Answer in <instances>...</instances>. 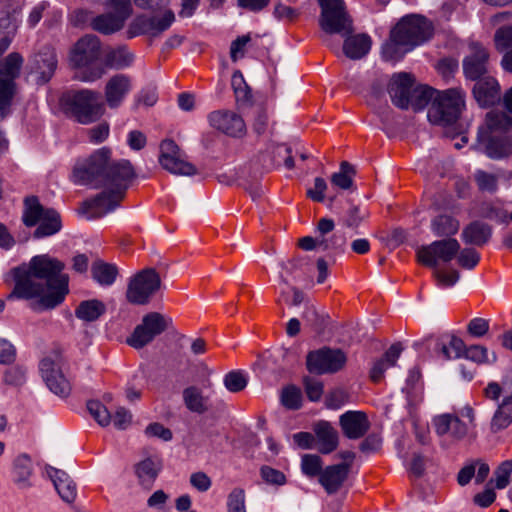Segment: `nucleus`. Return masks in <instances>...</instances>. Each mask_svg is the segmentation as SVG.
Instances as JSON below:
<instances>
[{"label":"nucleus","instance_id":"1","mask_svg":"<svg viewBox=\"0 0 512 512\" xmlns=\"http://www.w3.org/2000/svg\"><path fill=\"white\" fill-rule=\"evenodd\" d=\"M135 178L136 173L131 162L114 159L112 149L106 146L79 159L72 172L74 183L102 189L94 198L83 203V212L89 218H99L115 210Z\"/></svg>","mask_w":512,"mask_h":512},{"label":"nucleus","instance_id":"2","mask_svg":"<svg viewBox=\"0 0 512 512\" xmlns=\"http://www.w3.org/2000/svg\"><path fill=\"white\" fill-rule=\"evenodd\" d=\"M63 270L64 264L58 259L35 256L26 275L16 280L13 294L23 299L39 297L35 309H54L69 293V276Z\"/></svg>","mask_w":512,"mask_h":512},{"label":"nucleus","instance_id":"3","mask_svg":"<svg viewBox=\"0 0 512 512\" xmlns=\"http://www.w3.org/2000/svg\"><path fill=\"white\" fill-rule=\"evenodd\" d=\"M432 36L431 24L421 16H407L391 32V41L384 45L383 58L398 60L403 54L421 45Z\"/></svg>","mask_w":512,"mask_h":512},{"label":"nucleus","instance_id":"4","mask_svg":"<svg viewBox=\"0 0 512 512\" xmlns=\"http://www.w3.org/2000/svg\"><path fill=\"white\" fill-rule=\"evenodd\" d=\"M485 128L479 130V145L492 159H500L512 153V116L503 111H490L486 115Z\"/></svg>","mask_w":512,"mask_h":512},{"label":"nucleus","instance_id":"5","mask_svg":"<svg viewBox=\"0 0 512 512\" xmlns=\"http://www.w3.org/2000/svg\"><path fill=\"white\" fill-rule=\"evenodd\" d=\"M465 107V94L460 88L438 91L428 109V120L435 125L450 126L460 117Z\"/></svg>","mask_w":512,"mask_h":512},{"label":"nucleus","instance_id":"6","mask_svg":"<svg viewBox=\"0 0 512 512\" xmlns=\"http://www.w3.org/2000/svg\"><path fill=\"white\" fill-rule=\"evenodd\" d=\"M321 7L319 25L324 31L323 41L333 48L331 36L340 34L344 37L353 32L352 20L343 0H318ZM337 48V45H334Z\"/></svg>","mask_w":512,"mask_h":512},{"label":"nucleus","instance_id":"7","mask_svg":"<svg viewBox=\"0 0 512 512\" xmlns=\"http://www.w3.org/2000/svg\"><path fill=\"white\" fill-rule=\"evenodd\" d=\"M22 219L28 227L39 224L33 233L38 239L54 235L62 227L60 214L54 209H45L35 196L25 199Z\"/></svg>","mask_w":512,"mask_h":512},{"label":"nucleus","instance_id":"8","mask_svg":"<svg viewBox=\"0 0 512 512\" xmlns=\"http://www.w3.org/2000/svg\"><path fill=\"white\" fill-rule=\"evenodd\" d=\"M66 109L78 123L88 125L104 115L105 104L99 92L82 89L68 96Z\"/></svg>","mask_w":512,"mask_h":512},{"label":"nucleus","instance_id":"9","mask_svg":"<svg viewBox=\"0 0 512 512\" xmlns=\"http://www.w3.org/2000/svg\"><path fill=\"white\" fill-rule=\"evenodd\" d=\"M7 38L0 39V57L9 48ZM23 64V57L17 53H10L3 62H0V116L4 118L11 105L14 95L15 82Z\"/></svg>","mask_w":512,"mask_h":512},{"label":"nucleus","instance_id":"10","mask_svg":"<svg viewBox=\"0 0 512 512\" xmlns=\"http://www.w3.org/2000/svg\"><path fill=\"white\" fill-rule=\"evenodd\" d=\"M161 278L154 268H145L129 279L126 299L134 305H146L161 288Z\"/></svg>","mask_w":512,"mask_h":512},{"label":"nucleus","instance_id":"11","mask_svg":"<svg viewBox=\"0 0 512 512\" xmlns=\"http://www.w3.org/2000/svg\"><path fill=\"white\" fill-rule=\"evenodd\" d=\"M173 325L170 317L159 312H149L142 317L132 334L127 338V344L134 349H141L150 344Z\"/></svg>","mask_w":512,"mask_h":512},{"label":"nucleus","instance_id":"12","mask_svg":"<svg viewBox=\"0 0 512 512\" xmlns=\"http://www.w3.org/2000/svg\"><path fill=\"white\" fill-rule=\"evenodd\" d=\"M158 160L161 167L171 174L182 176L197 174L196 167L187 160L185 153L171 139L161 142Z\"/></svg>","mask_w":512,"mask_h":512},{"label":"nucleus","instance_id":"13","mask_svg":"<svg viewBox=\"0 0 512 512\" xmlns=\"http://www.w3.org/2000/svg\"><path fill=\"white\" fill-rule=\"evenodd\" d=\"M346 361L347 357L342 350L323 347L307 354L306 366L310 373L331 374L341 370Z\"/></svg>","mask_w":512,"mask_h":512},{"label":"nucleus","instance_id":"14","mask_svg":"<svg viewBox=\"0 0 512 512\" xmlns=\"http://www.w3.org/2000/svg\"><path fill=\"white\" fill-rule=\"evenodd\" d=\"M459 249L460 244L455 238L437 240L420 247L417 251V258L422 265L436 268L439 260L447 263L454 259Z\"/></svg>","mask_w":512,"mask_h":512},{"label":"nucleus","instance_id":"15","mask_svg":"<svg viewBox=\"0 0 512 512\" xmlns=\"http://www.w3.org/2000/svg\"><path fill=\"white\" fill-rule=\"evenodd\" d=\"M40 371L51 392L60 397H67L70 394L71 385L62 373L59 356H56L55 359L44 358L40 363Z\"/></svg>","mask_w":512,"mask_h":512},{"label":"nucleus","instance_id":"16","mask_svg":"<svg viewBox=\"0 0 512 512\" xmlns=\"http://www.w3.org/2000/svg\"><path fill=\"white\" fill-rule=\"evenodd\" d=\"M174 21L175 14L167 7L162 16L137 17L131 24V30L134 35L145 34L150 37H159L171 27Z\"/></svg>","mask_w":512,"mask_h":512},{"label":"nucleus","instance_id":"17","mask_svg":"<svg viewBox=\"0 0 512 512\" xmlns=\"http://www.w3.org/2000/svg\"><path fill=\"white\" fill-rule=\"evenodd\" d=\"M57 55L55 49L44 46L31 60V74L35 75L37 84H45L50 81L57 68Z\"/></svg>","mask_w":512,"mask_h":512},{"label":"nucleus","instance_id":"18","mask_svg":"<svg viewBox=\"0 0 512 512\" xmlns=\"http://www.w3.org/2000/svg\"><path fill=\"white\" fill-rule=\"evenodd\" d=\"M489 54L487 50L478 43L470 45V53L463 59V71L467 79L478 81L483 77H489L488 72Z\"/></svg>","mask_w":512,"mask_h":512},{"label":"nucleus","instance_id":"19","mask_svg":"<svg viewBox=\"0 0 512 512\" xmlns=\"http://www.w3.org/2000/svg\"><path fill=\"white\" fill-rule=\"evenodd\" d=\"M100 40L95 35H85L80 38L71 53V62L76 67H84L96 61L100 56Z\"/></svg>","mask_w":512,"mask_h":512},{"label":"nucleus","instance_id":"20","mask_svg":"<svg viewBox=\"0 0 512 512\" xmlns=\"http://www.w3.org/2000/svg\"><path fill=\"white\" fill-rule=\"evenodd\" d=\"M132 78L126 74H115L108 79L104 88L105 100L110 109L122 105L132 90Z\"/></svg>","mask_w":512,"mask_h":512},{"label":"nucleus","instance_id":"21","mask_svg":"<svg viewBox=\"0 0 512 512\" xmlns=\"http://www.w3.org/2000/svg\"><path fill=\"white\" fill-rule=\"evenodd\" d=\"M413 85L414 78L411 74L406 72L394 74L388 85V93L393 104L401 109H407L410 106Z\"/></svg>","mask_w":512,"mask_h":512},{"label":"nucleus","instance_id":"22","mask_svg":"<svg viewBox=\"0 0 512 512\" xmlns=\"http://www.w3.org/2000/svg\"><path fill=\"white\" fill-rule=\"evenodd\" d=\"M208 120L211 127L232 137H240L246 131L244 120L234 112L214 111L209 114Z\"/></svg>","mask_w":512,"mask_h":512},{"label":"nucleus","instance_id":"23","mask_svg":"<svg viewBox=\"0 0 512 512\" xmlns=\"http://www.w3.org/2000/svg\"><path fill=\"white\" fill-rule=\"evenodd\" d=\"M333 209V207L331 206ZM334 211L339 215V223L351 230L357 232V229L369 218V211L358 204L351 201H346L339 208H334Z\"/></svg>","mask_w":512,"mask_h":512},{"label":"nucleus","instance_id":"24","mask_svg":"<svg viewBox=\"0 0 512 512\" xmlns=\"http://www.w3.org/2000/svg\"><path fill=\"white\" fill-rule=\"evenodd\" d=\"M343 433L349 439H359L370 428L369 420L364 412L348 411L340 416Z\"/></svg>","mask_w":512,"mask_h":512},{"label":"nucleus","instance_id":"25","mask_svg":"<svg viewBox=\"0 0 512 512\" xmlns=\"http://www.w3.org/2000/svg\"><path fill=\"white\" fill-rule=\"evenodd\" d=\"M435 431L439 436L450 434L456 440H462L468 435L469 427L457 415L442 414L433 420Z\"/></svg>","mask_w":512,"mask_h":512},{"label":"nucleus","instance_id":"26","mask_svg":"<svg viewBox=\"0 0 512 512\" xmlns=\"http://www.w3.org/2000/svg\"><path fill=\"white\" fill-rule=\"evenodd\" d=\"M350 471L349 464L327 466L320 474L319 482L328 494L339 491Z\"/></svg>","mask_w":512,"mask_h":512},{"label":"nucleus","instance_id":"27","mask_svg":"<svg viewBox=\"0 0 512 512\" xmlns=\"http://www.w3.org/2000/svg\"><path fill=\"white\" fill-rule=\"evenodd\" d=\"M45 469L61 499L66 503H73L77 495V489L70 476L65 471L52 466H46Z\"/></svg>","mask_w":512,"mask_h":512},{"label":"nucleus","instance_id":"28","mask_svg":"<svg viewBox=\"0 0 512 512\" xmlns=\"http://www.w3.org/2000/svg\"><path fill=\"white\" fill-rule=\"evenodd\" d=\"M473 95L480 106L493 105L500 99V85L494 77H483L474 84Z\"/></svg>","mask_w":512,"mask_h":512},{"label":"nucleus","instance_id":"29","mask_svg":"<svg viewBox=\"0 0 512 512\" xmlns=\"http://www.w3.org/2000/svg\"><path fill=\"white\" fill-rule=\"evenodd\" d=\"M492 237V227L487 223L475 220L466 225L461 233L462 241L467 245L483 247Z\"/></svg>","mask_w":512,"mask_h":512},{"label":"nucleus","instance_id":"30","mask_svg":"<svg viewBox=\"0 0 512 512\" xmlns=\"http://www.w3.org/2000/svg\"><path fill=\"white\" fill-rule=\"evenodd\" d=\"M317 449L322 454L333 452L338 446V432L327 421H319L314 426Z\"/></svg>","mask_w":512,"mask_h":512},{"label":"nucleus","instance_id":"31","mask_svg":"<svg viewBox=\"0 0 512 512\" xmlns=\"http://www.w3.org/2000/svg\"><path fill=\"white\" fill-rule=\"evenodd\" d=\"M403 351V346L401 343H395L390 346V348L384 353L383 357L379 360L375 361L371 370H370V379L378 383L384 377L385 371L396 365L398 358Z\"/></svg>","mask_w":512,"mask_h":512},{"label":"nucleus","instance_id":"32","mask_svg":"<svg viewBox=\"0 0 512 512\" xmlns=\"http://www.w3.org/2000/svg\"><path fill=\"white\" fill-rule=\"evenodd\" d=\"M185 407L193 413L204 414L210 409L209 398L195 385L188 386L182 391Z\"/></svg>","mask_w":512,"mask_h":512},{"label":"nucleus","instance_id":"33","mask_svg":"<svg viewBox=\"0 0 512 512\" xmlns=\"http://www.w3.org/2000/svg\"><path fill=\"white\" fill-rule=\"evenodd\" d=\"M371 49V38L366 34H357L346 37L343 44L344 54L353 60L361 59Z\"/></svg>","mask_w":512,"mask_h":512},{"label":"nucleus","instance_id":"34","mask_svg":"<svg viewBox=\"0 0 512 512\" xmlns=\"http://www.w3.org/2000/svg\"><path fill=\"white\" fill-rule=\"evenodd\" d=\"M106 312V305L98 299L81 301L75 308V316L83 322L97 321Z\"/></svg>","mask_w":512,"mask_h":512},{"label":"nucleus","instance_id":"35","mask_svg":"<svg viewBox=\"0 0 512 512\" xmlns=\"http://www.w3.org/2000/svg\"><path fill=\"white\" fill-rule=\"evenodd\" d=\"M436 352L444 360L459 359L465 352V343L457 336H448L437 343Z\"/></svg>","mask_w":512,"mask_h":512},{"label":"nucleus","instance_id":"36","mask_svg":"<svg viewBox=\"0 0 512 512\" xmlns=\"http://www.w3.org/2000/svg\"><path fill=\"white\" fill-rule=\"evenodd\" d=\"M512 423V395L505 397L502 403L495 411L491 423L490 430L492 433H498L506 429Z\"/></svg>","mask_w":512,"mask_h":512},{"label":"nucleus","instance_id":"37","mask_svg":"<svg viewBox=\"0 0 512 512\" xmlns=\"http://www.w3.org/2000/svg\"><path fill=\"white\" fill-rule=\"evenodd\" d=\"M33 467L30 457L26 454L19 455L13 462V479L19 488L25 489L31 486L29 481Z\"/></svg>","mask_w":512,"mask_h":512},{"label":"nucleus","instance_id":"38","mask_svg":"<svg viewBox=\"0 0 512 512\" xmlns=\"http://www.w3.org/2000/svg\"><path fill=\"white\" fill-rule=\"evenodd\" d=\"M123 26L124 22L122 21V17H117L111 12L98 15L91 21L92 29L105 35L117 32L121 30Z\"/></svg>","mask_w":512,"mask_h":512},{"label":"nucleus","instance_id":"39","mask_svg":"<svg viewBox=\"0 0 512 512\" xmlns=\"http://www.w3.org/2000/svg\"><path fill=\"white\" fill-rule=\"evenodd\" d=\"M92 278L102 286L112 285L118 275V269L114 264L102 260L95 261L91 267Z\"/></svg>","mask_w":512,"mask_h":512},{"label":"nucleus","instance_id":"40","mask_svg":"<svg viewBox=\"0 0 512 512\" xmlns=\"http://www.w3.org/2000/svg\"><path fill=\"white\" fill-rule=\"evenodd\" d=\"M161 463L152 458H146L136 465V474L141 485L150 488L158 476Z\"/></svg>","mask_w":512,"mask_h":512},{"label":"nucleus","instance_id":"41","mask_svg":"<svg viewBox=\"0 0 512 512\" xmlns=\"http://www.w3.org/2000/svg\"><path fill=\"white\" fill-rule=\"evenodd\" d=\"M355 174V167L347 161H342L339 172L331 176V184L342 190L351 189L354 184L353 177Z\"/></svg>","mask_w":512,"mask_h":512},{"label":"nucleus","instance_id":"42","mask_svg":"<svg viewBox=\"0 0 512 512\" xmlns=\"http://www.w3.org/2000/svg\"><path fill=\"white\" fill-rule=\"evenodd\" d=\"M459 221L448 215H440L433 219L431 228L436 236H450L456 234L459 230Z\"/></svg>","mask_w":512,"mask_h":512},{"label":"nucleus","instance_id":"43","mask_svg":"<svg viewBox=\"0 0 512 512\" xmlns=\"http://www.w3.org/2000/svg\"><path fill=\"white\" fill-rule=\"evenodd\" d=\"M134 55L124 46L111 50L106 55V64L114 69H124L132 65Z\"/></svg>","mask_w":512,"mask_h":512},{"label":"nucleus","instance_id":"44","mask_svg":"<svg viewBox=\"0 0 512 512\" xmlns=\"http://www.w3.org/2000/svg\"><path fill=\"white\" fill-rule=\"evenodd\" d=\"M438 91H435L427 86H420L417 88H413L411 97H410V105L414 110H422L424 109L428 103L434 99V95H437Z\"/></svg>","mask_w":512,"mask_h":512},{"label":"nucleus","instance_id":"45","mask_svg":"<svg viewBox=\"0 0 512 512\" xmlns=\"http://www.w3.org/2000/svg\"><path fill=\"white\" fill-rule=\"evenodd\" d=\"M320 248L325 251H332L334 253L344 252L346 246V237L342 232H335L328 234L325 237H320Z\"/></svg>","mask_w":512,"mask_h":512},{"label":"nucleus","instance_id":"46","mask_svg":"<svg viewBox=\"0 0 512 512\" xmlns=\"http://www.w3.org/2000/svg\"><path fill=\"white\" fill-rule=\"evenodd\" d=\"M223 383L228 391L238 393L246 388L248 377L244 372L234 370L224 376Z\"/></svg>","mask_w":512,"mask_h":512},{"label":"nucleus","instance_id":"47","mask_svg":"<svg viewBox=\"0 0 512 512\" xmlns=\"http://www.w3.org/2000/svg\"><path fill=\"white\" fill-rule=\"evenodd\" d=\"M479 216L499 223L509 219V213L495 203H483L479 209Z\"/></svg>","mask_w":512,"mask_h":512},{"label":"nucleus","instance_id":"48","mask_svg":"<svg viewBox=\"0 0 512 512\" xmlns=\"http://www.w3.org/2000/svg\"><path fill=\"white\" fill-rule=\"evenodd\" d=\"M328 316L321 314L317 311V309L313 306L306 307L303 313V319L312 327L314 331L317 333H321L324 331L327 322Z\"/></svg>","mask_w":512,"mask_h":512},{"label":"nucleus","instance_id":"49","mask_svg":"<svg viewBox=\"0 0 512 512\" xmlns=\"http://www.w3.org/2000/svg\"><path fill=\"white\" fill-rule=\"evenodd\" d=\"M474 179L479 190L484 192L493 193L498 187V176L488 173L483 170H477L474 174Z\"/></svg>","mask_w":512,"mask_h":512},{"label":"nucleus","instance_id":"50","mask_svg":"<svg viewBox=\"0 0 512 512\" xmlns=\"http://www.w3.org/2000/svg\"><path fill=\"white\" fill-rule=\"evenodd\" d=\"M87 409L91 416L97 421L100 426H107L111 423L112 416L108 409L99 401H89Z\"/></svg>","mask_w":512,"mask_h":512},{"label":"nucleus","instance_id":"51","mask_svg":"<svg viewBox=\"0 0 512 512\" xmlns=\"http://www.w3.org/2000/svg\"><path fill=\"white\" fill-rule=\"evenodd\" d=\"M301 469L302 472L309 477H320V474L323 471L322 459L320 456L315 454H305L302 456Z\"/></svg>","mask_w":512,"mask_h":512},{"label":"nucleus","instance_id":"52","mask_svg":"<svg viewBox=\"0 0 512 512\" xmlns=\"http://www.w3.org/2000/svg\"><path fill=\"white\" fill-rule=\"evenodd\" d=\"M479 261L480 254L473 247L459 249L457 253V263L464 269H473Z\"/></svg>","mask_w":512,"mask_h":512},{"label":"nucleus","instance_id":"53","mask_svg":"<svg viewBox=\"0 0 512 512\" xmlns=\"http://www.w3.org/2000/svg\"><path fill=\"white\" fill-rule=\"evenodd\" d=\"M282 404L289 409H299L302 402V393L296 386H288L282 391Z\"/></svg>","mask_w":512,"mask_h":512},{"label":"nucleus","instance_id":"54","mask_svg":"<svg viewBox=\"0 0 512 512\" xmlns=\"http://www.w3.org/2000/svg\"><path fill=\"white\" fill-rule=\"evenodd\" d=\"M228 512H246L245 492L242 488H234L227 497Z\"/></svg>","mask_w":512,"mask_h":512},{"label":"nucleus","instance_id":"55","mask_svg":"<svg viewBox=\"0 0 512 512\" xmlns=\"http://www.w3.org/2000/svg\"><path fill=\"white\" fill-rule=\"evenodd\" d=\"M106 7L117 17H122V21L128 19L132 12V6L130 0H107Z\"/></svg>","mask_w":512,"mask_h":512},{"label":"nucleus","instance_id":"56","mask_svg":"<svg viewBox=\"0 0 512 512\" xmlns=\"http://www.w3.org/2000/svg\"><path fill=\"white\" fill-rule=\"evenodd\" d=\"M306 395L310 401L317 402L323 395V383L313 377L306 376L303 379Z\"/></svg>","mask_w":512,"mask_h":512},{"label":"nucleus","instance_id":"57","mask_svg":"<svg viewBox=\"0 0 512 512\" xmlns=\"http://www.w3.org/2000/svg\"><path fill=\"white\" fill-rule=\"evenodd\" d=\"M512 473V460H505L495 471V486L497 489H504L510 482Z\"/></svg>","mask_w":512,"mask_h":512},{"label":"nucleus","instance_id":"58","mask_svg":"<svg viewBox=\"0 0 512 512\" xmlns=\"http://www.w3.org/2000/svg\"><path fill=\"white\" fill-rule=\"evenodd\" d=\"M462 357L477 364L489 362L488 351L481 345H471L469 347L465 345V352Z\"/></svg>","mask_w":512,"mask_h":512},{"label":"nucleus","instance_id":"59","mask_svg":"<svg viewBox=\"0 0 512 512\" xmlns=\"http://www.w3.org/2000/svg\"><path fill=\"white\" fill-rule=\"evenodd\" d=\"M496 48L500 51L512 48V24L499 28L494 35Z\"/></svg>","mask_w":512,"mask_h":512},{"label":"nucleus","instance_id":"60","mask_svg":"<svg viewBox=\"0 0 512 512\" xmlns=\"http://www.w3.org/2000/svg\"><path fill=\"white\" fill-rule=\"evenodd\" d=\"M110 133V127L107 122H101L100 124L88 129V139L93 144H100L104 142Z\"/></svg>","mask_w":512,"mask_h":512},{"label":"nucleus","instance_id":"61","mask_svg":"<svg viewBox=\"0 0 512 512\" xmlns=\"http://www.w3.org/2000/svg\"><path fill=\"white\" fill-rule=\"evenodd\" d=\"M328 186L326 181L321 177L314 179V186L307 189L306 195L314 202H323L325 200V192Z\"/></svg>","mask_w":512,"mask_h":512},{"label":"nucleus","instance_id":"62","mask_svg":"<svg viewBox=\"0 0 512 512\" xmlns=\"http://www.w3.org/2000/svg\"><path fill=\"white\" fill-rule=\"evenodd\" d=\"M189 482L193 488L202 493L207 492L212 486L211 478L202 471L192 473Z\"/></svg>","mask_w":512,"mask_h":512},{"label":"nucleus","instance_id":"63","mask_svg":"<svg viewBox=\"0 0 512 512\" xmlns=\"http://www.w3.org/2000/svg\"><path fill=\"white\" fill-rule=\"evenodd\" d=\"M262 479L272 485H283L286 482L285 475L270 466H263L260 470Z\"/></svg>","mask_w":512,"mask_h":512},{"label":"nucleus","instance_id":"64","mask_svg":"<svg viewBox=\"0 0 512 512\" xmlns=\"http://www.w3.org/2000/svg\"><path fill=\"white\" fill-rule=\"evenodd\" d=\"M488 330L489 322L483 318H473L467 325L468 333L477 338L484 336Z\"/></svg>","mask_w":512,"mask_h":512}]
</instances>
